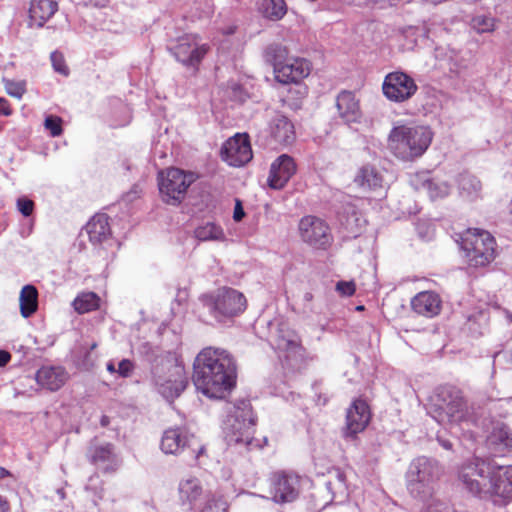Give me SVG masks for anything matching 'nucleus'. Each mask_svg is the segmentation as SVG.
Listing matches in <instances>:
<instances>
[{"mask_svg":"<svg viewBox=\"0 0 512 512\" xmlns=\"http://www.w3.org/2000/svg\"><path fill=\"white\" fill-rule=\"evenodd\" d=\"M194 174L178 168H170L159 174V191L164 202L176 205L184 198L188 187L194 182Z\"/></svg>","mask_w":512,"mask_h":512,"instance_id":"nucleus-13","label":"nucleus"},{"mask_svg":"<svg viewBox=\"0 0 512 512\" xmlns=\"http://www.w3.org/2000/svg\"><path fill=\"white\" fill-rule=\"evenodd\" d=\"M20 313L24 318L32 316L38 308V291L33 285H25L19 296Z\"/></svg>","mask_w":512,"mask_h":512,"instance_id":"nucleus-34","label":"nucleus"},{"mask_svg":"<svg viewBox=\"0 0 512 512\" xmlns=\"http://www.w3.org/2000/svg\"><path fill=\"white\" fill-rule=\"evenodd\" d=\"M57 494L59 495V498H60V499H64L65 494H64L63 489H58V490H57Z\"/></svg>","mask_w":512,"mask_h":512,"instance_id":"nucleus-58","label":"nucleus"},{"mask_svg":"<svg viewBox=\"0 0 512 512\" xmlns=\"http://www.w3.org/2000/svg\"><path fill=\"white\" fill-rule=\"evenodd\" d=\"M336 107L340 118L347 124L357 123L361 118L359 102L350 91H342L336 99Z\"/></svg>","mask_w":512,"mask_h":512,"instance_id":"nucleus-26","label":"nucleus"},{"mask_svg":"<svg viewBox=\"0 0 512 512\" xmlns=\"http://www.w3.org/2000/svg\"><path fill=\"white\" fill-rule=\"evenodd\" d=\"M470 25L479 34L491 33L496 28V19L491 15L477 14L472 17Z\"/></svg>","mask_w":512,"mask_h":512,"instance_id":"nucleus-39","label":"nucleus"},{"mask_svg":"<svg viewBox=\"0 0 512 512\" xmlns=\"http://www.w3.org/2000/svg\"><path fill=\"white\" fill-rule=\"evenodd\" d=\"M488 321V315L485 311L480 310L476 313L467 315V326L468 330L474 334H482L483 328L486 326Z\"/></svg>","mask_w":512,"mask_h":512,"instance_id":"nucleus-40","label":"nucleus"},{"mask_svg":"<svg viewBox=\"0 0 512 512\" xmlns=\"http://www.w3.org/2000/svg\"><path fill=\"white\" fill-rule=\"evenodd\" d=\"M428 413L440 424L469 426L474 423L461 392L454 387L443 386L436 389L430 399Z\"/></svg>","mask_w":512,"mask_h":512,"instance_id":"nucleus-4","label":"nucleus"},{"mask_svg":"<svg viewBox=\"0 0 512 512\" xmlns=\"http://www.w3.org/2000/svg\"><path fill=\"white\" fill-rule=\"evenodd\" d=\"M312 388L315 392V395L317 397V404L318 405H325L327 402H328V397L326 396V394L322 393V390H321V383L316 381L313 383L312 385Z\"/></svg>","mask_w":512,"mask_h":512,"instance_id":"nucleus-47","label":"nucleus"},{"mask_svg":"<svg viewBox=\"0 0 512 512\" xmlns=\"http://www.w3.org/2000/svg\"><path fill=\"white\" fill-rule=\"evenodd\" d=\"M299 475L293 472L279 471L270 477V494L275 503L284 504L296 500L300 492Z\"/></svg>","mask_w":512,"mask_h":512,"instance_id":"nucleus-17","label":"nucleus"},{"mask_svg":"<svg viewBox=\"0 0 512 512\" xmlns=\"http://www.w3.org/2000/svg\"><path fill=\"white\" fill-rule=\"evenodd\" d=\"M304 301L311 302L313 299V295L310 292H306L303 296Z\"/></svg>","mask_w":512,"mask_h":512,"instance_id":"nucleus-56","label":"nucleus"},{"mask_svg":"<svg viewBox=\"0 0 512 512\" xmlns=\"http://www.w3.org/2000/svg\"><path fill=\"white\" fill-rule=\"evenodd\" d=\"M487 446L494 456H503L512 450V433L508 426L497 423L487 437Z\"/></svg>","mask_w":512,"mask_h":512,"instance_id":"nucleus-25","label":"nucleus"},{"mask_svg":"<svg viewBox=\"0 0 512 512\" xmlns=\"http://www.w3.org/2000/svg\"><path fill=\"white\" fill-rule=\"evenodd\" d=\"M8 474H9V472L6 469L0 467V479L4 478Z\"/></svg>","mask_w":512,"mask_h":512,"instance_id":"nucleus-57","label":"nucleus"},{"mask_svg":"<svg viewBox=\"0 0 512 512\" xmlns=\"http://www.w3.org/2000/svg\"><path fill=\"white\" fill-rule=\"evenodd\" d=\"M460 248L470 267H485L497 256L496 240L486 230L468 229L460 236Z\"/></svg>","mask_w":512,"mask_h":512,"instance_id":"nucleus-9","label":"nucleus"},{"mask_svg":"<svg viewBox=\"0 0 512 512\" xmlns=\"http://www.w3.org/2000/svg\"><path fill=\"white\" fill-rule=\"evenodd\" d=\"M50 59H51L52 67L55 72H57L63 76H68L69 69L66 65L65 58L62 53H60L58 51H54L51 53Z\"/></svg>","mask_w":512,"mask_h":512,"instance_id":"nucleus-42","label":"nucleus"},{"mask_svg":"<svg viewBox=\"0 0 512 512\" xmlns=\"http://www.w3.org/2000/svg\"><path fill=\"white\" fill-rule=\"evenodd\" d=\"M301 240L314 249L326 250L333 243L329 225L316 216H304L299 222Z\"/></svg>","mask_w":512,"mask_h":512,"instance_id":"nucleus-14","label":"nucleus"},{"mask_svg":"<svg viewBox=\"0 0 512 512\" xmlns=\"http://www.w3.org/2000/svg\"><path fill=\"white\" fill-rule=\"evenodd\" d=\"M260 11L270 20H280L287 12V5L284 0H262Z\"/></svg>","mask_w":512,"mask_h":512,"instance_id":"nucleus-37","label":"nucleus"},{"mask_svg":"<svg viewBox=\"0 0 512 512\" xmlns=\"http://www.w3.org/2000/svg\"><path fill=\"white\" fill-rule=\"evenodd\" d=\"M456 68H457V65L455 64L454 66H451V67H450V70H451V71H454V70H456Z\"/></svg>","mask_w":512,"mask_h":512,"instance_id":"nucleus-63","label":"nucleus"},{"mask_svg":"<svg viewBox=\"0 0 512 512\" xmlns=\"http://www.w3.org/2000/svg\"><path fill=\"white\" fill-rule=\"evenodd\" d=\"M168 50L182 64L195 66L205 57L209 45L201 43L196 34H186L180 37L176 44L168 46Z\"/></svg>","mask_w":512,"mask_h":512,"instance_id":"nucleus-16","label":"nucleus"},{"mask_svg":"<svg viewBox=\"0 0 512 512\" xmlns=\"http://www.w3.org/2000/svg\"><path fill=\"white\" fill-rule=\"evenodd\" d=\"M269 145H289L295 140L293 123L284 115L277 114L269 124Z\"/></svg>","mask_w":512,"mask_h":512,"instance_id":"nucleus-23","label":"nucleus"},{"mask_svg":"<svg viewBox=\"0 0 512 512\" xmlns=\"http://www.w3.org/2000/svg\"><path fill=\"white\" fill-rule=\"evenodd\" d=\"M437 440H438L439 444H440L444 449H446V450H451V449H452V447H453V443H452L450 440H448V439H444V438H442L441 436H438V437H437Z\"/></svg>","mask_w":512,"mask_h":512,"instance_id":"nucleus-51","label":"nucleus"},{"mask_svg":"<svg viewBox=\"0 0 512 512\" xmlns=\"http://www.w3.org/2000/svg\"><path fill=\"white\" fill-rule=\"evenodd\" d=\"M212 321L225 323L243 314L247 308L245 295L237 289L223 286L199 298Z\"/></svg>","mask_w":512,"mask_h":512,"instance_id":"nucleus-6","label":"nucleus"},{"mask_svg":"<svg viewBox=\"0 0 512 512\" xmlns=\"http://www.w3.org/2000/svg\"><path fill=\"white\" fill-rule=\"evenodd\" d=\"M96 346H97V344H96V343H93V344L91 345V350L95 349V348H96Z\"/></svg>","mask_w":512,"mask_h":512,"instance_id":"nucleus-64","label":"nucleus"},{"mask_svg":"<svg viewBox=\"0 0 512 512\" xmlns=\"http://www.w3.org/2000/svg\"><path fill=\"white\" fill-rule=\"evenodd\" d=\"M108 3V0H89L88 3H85L87 6L88 4L93 5L95 7H104Z\"/></svg>","mask_w":512,"mask_h":512,"instance_id":"nucleus-52","label":"nucleus"},{"mask_svg":"<svg viewBox=\"0 0 512 512\" xmlns=\"http://www.w3.org/2000/svg\"><path fill=\"white\" fill-rule=\"evenodd\" d=\"M355 183L368 190H379L384 188L382 174L373 166H363L355 177Z\"/></svg>","mask_w":512,"mask_h":512,"instance_id":"nucleus-32","label":"nucleus"},{"mask_svg":"<svg viewBox=\"0 0 512 512\" xmlns=\"http://www.w3.org/2000/svg\"><path fill=\"white\" fill-rule=\"evenodd\" d=\"M366 222L363 214L354 205H347L340 217V224L349 238H356L360 235Z\"/></svg>","mask_w":512,"mask_h":512,"instance_id":"nucleus-30","label":"nucleus"},{"mask_svg":"<svg viewBox=\"0 0 512 512\" xmlns=\"http://www.w3.org/2000/svg\"><path fill=\"white\" fill-rule=\"evenodd\" d=\"M194 237L201 242H222L226 240L223 228L215 222H205L198 225L194 230Z\"/></svg>","mask_w":512,"mask_h":512,"instance_id":"nucleus-35","label":"nucleus"},{"mask_svg":"<svg viewBox=\"0 0 512 512\" xmlns=\"http://www.w3.org/2000/svg\"><path fill=\"white\" fill-rule=\"evenodd\" d=\"M254 427L255 416L249 400L227 405L222 430L228 444H250Z\"/></svg>","mask_w":512,"mask_h":512,"instance_id":"nucleus-7","label":"nucleus"},{"mask_svg":"<svg viewBox=\"0 0 512 512\" xmlns=\"http://www.w3.org/2000/svg\"><path fill=\"white\" fill-rule=\"evenodd\" d=\"M151 383L164 399L173 401L188 383L184 365L172 354L161 357L152 365Z\"/></svg>","mask_w":512,"mask_h":512,"instance_id":"nucleus-5","label":"nucleus"},{"mask_svg":"<svg viewBox=\"0 0 512 512\" xmlns=\"http://www.w3.org/2000/svg\"><path fill=\"white\" fill-rule=\"evenodd\" d=\"M336 290L342 296H352L355 292V284L353 281H339L336 284Z\"/></svg>","mask_w":512,"mask_h":512,"instance_id":"nucleus-45","label":"nucleus"},{"mask_svg":"<svg viewBox=\"0 0 512 512\" xmlns=\"http://www.w3.org/2000/svg\"><path fill=\"white\" fill-rule=\"evenodd\" d=\"M433 137L429 126L399 122L390 130L387 145L397 159L412 162L427 151Z\"/></svg>","mask_w":512,"mask_h":512,"instance_id":"nucleus-3","label":"nucleus"},{"mask_svg":"<svg viewBox=\"0 0 512 512\" xmlns=\"http://www.w3.org/2000/svg\"><path fill=\"white\" fill-rule=\"evenodd\" d=\"M235 32L234 26H228L226 29L223 30V34L225 35H231Z\"/></svg>","mask_w":512,"mask_h":512,"instance_id":"nucleus-55","label":"nucleus"},{"mask_svg":"<svg viewBox=\"0 0 512 512\" xmlns=\"http://www.w3.org/2000/svg\"><path fill=\"white\" fill-rule=\"evenodd\" d=\"M383 95L391 102L403 103L418 91L415 80L403 71L388 73L382 83Z\"/></svg>","mask_w":512,"mask_h":512,"instance_id":"nucleus-15","label":"nucleus"},{"mask_svg":"<svg viewBox=\"0 0 512 512\" xmlns=\"http://www.w3.org/2000/svg\"><path fill=\"white\" fill-rule=\"evenodd\" d=\"M107 370H108L110 373H115V372L117 373V369H116V367H115V364H114L112 361H110V362H108V363H107Z\"/></svg>","mask_w":512,"mask_h":512,"instance_id":"nucleus-54","label":"nucleus"},{"mask_svg":"<svg viewBox=\"0 0 512 512\" xmlns=\"http://www.w3.org/2000/svg\"><path fill=\"white\" fill-rule=\"evenodd\" d=\"M7 502L0 496V512H7Z\"/></svg>","mask_w":512,"mask_h":512,"instance_id":"nucleus-53","label":"nucleus"},{"mask_svg":"<svg viewBox=\"0 0 512 512\" xmlns=\"http://www.w3.org/2000/svg\"><path fill=\"white\" fill-rule=\"evenodd\" d=\"M160 448L165 454L178 455L188 451L193 460L197 461L205 453L202 445L193 434L185 428H169L163 432Z\"/></svg>","mask_w":512,"mask_h":512,"instance_id":"nucleus-12","label":"nucleus"},{"mask_svg":"<svg viewBox=\"0 0 512 512\" xmlns=\"http://www.w3.org/2000/svg\"><path fill=\"white\" fill-rule=\"evenodd\" d=\"M439 463L431 458L421 456L414 459L406 473L407 489L412 497L421 501L428 500L440 477Z\"/></svg>","mask_w":512,"mask_h":512,"instance_id":"nucleus-8","label":"nucleus"},{"mask_svg":"<svg viewBox=\"0 0 512 512\" xmlns=\"http://www.w3.org/2000/svg\"><path fill=\"white\" fill-rule=\"evenodd\" d=\"M101 424L103 426H106L108 424V418L106 416H103L101 419Z\"/></svg>","mask_w":512,"mask_h":512,"instance_id":"nucleus-59","label":"nucleus"},{"mask_svg":"<svg viewBox=\"0 0 512 512\" xmlns=\"http://www.w3.org/2000/svg\"><path fill=\"white\" fill-rule=\"evenodd\" d=\"M458 480L468 494L495 507L512 503V465L474 457L460 466Z\"/></svg>","mask_w":512,"mask_h":512,"instance_id":"nucleus-1","label":"nucleus"},{"mask_svg":"<svg viewBox=\"0 0 512 512\" xmlns=\"http://www.w3.org/2000/svg\"><path fill=\"white\" fill-rule=\"evenodd\" d=\"M295 173L294 159L287 154H282L272 162L267 183L272 189H282Z\"/></svg>","mask_w":512,"mask_h":512,"instance_id":"nucleus-21","label":"nucleus"},{"mask_svg":"<svg viewBox=\"0 0 512 512\" xmlns=\"http://www.w3.org/2000/svg\"><path fill=\"white\" fill-rule=\"evenodd\" d=\"M325 488L331 495L330 501L344 502L348 497V487L346 476L340 469H334L329 472Z\"/></svg>","mask_w":512,"mask_h":512,"instance_id":"nucleus-31","label":"nucleus"},{"mask_svg":"<svg viewBox=\"0 0 512 512\" xmlns=\"http://www.w3.org/2000/svg\"><path fill=\"white\" fill-rule=\"evenodd\" d=\"M11 359V355L7 351L0 350V367L5 366Z\"/></svg>","mask_w":512,"mask_h":512,"instance_id":"nucleus-50","label":"nucleus"},{"mask_svg":"<svg viewBox=\"0 0 512 512\" xmlns=\"http://www.w3.org/2000/svg\"><path fill=\"white\" fill-rule=\"evenodd\" d=\"M506 317H507L509 322H512V314L511 313L506 312Z\"/></svg>","mask_w":512,"mask_h":512,"instance_id":"nucleus-60","label":"nucleus"},{"mask_svg":"<svg viewBox=\"0 0 512 512\" xmlns=\"http://www.w3.org/2000/svg\"><path fill=\"white\" fill-rule=\"evenodd\" d=\"M221 157L223 161L234 167L248 163L253 157L248 135L236 134L229 138L221 148Z\"/></svg>","mask_w":512,"mask_h":512,"instance_id":"nucleus-18","label":"nucleus"},{"mask_svg":"<svg viewBox=\"0 0 512 512\" xmlns=\"http://www.w3.org/2000/svg\"><path fill=\"white\" fill-rule=\"evenodd\" d=\"M88 457L92 464L104 472H113L121 464V459L114 451L111 443L91 444Z\"/></svg>","mask_w":512,"mask_h":512,"instance_id":"nucleus-22","label":"nucleus"},{"mask_svg":"<svg viewBox=\"0 0 512 512\" xmlns=\"http://www.w3.org/2000/svg\"><path fill=\"white\" fill-rule=\"evenodd\" d=\"M100 298L94 292H86L78 295L73 301L74 309L80 313L84 314L90 311H93L99 307Z\"/></svg>","mask_w":512,"mask_h":512,"instance_id":"nucleus-38","label":"nucleus"},{"mask_svg":"<svg viewBox=\"0 0 512 512\" xmlns=\"http://www.w3.org/2000/svg\"><path fill=\"white\" fill-rule=\"evenodd\" d=\"M370 410L368 404L361 399L353 401L346 413V427L343 431L344 437L353 438L362 432L370 421Z\"/></svg>","mask_w":512,"mask_h":512,"instance_id":"nucleus-20","label":"nucleus"},{"mask_svg":"<svg viewBox=\"0 0 512 512\" xmlns=\"http://www.w3.org/2000/svg\"><path fill=\"white\" fill-rule=\"evenodd\" d=\"M421 189L429 195L430 199L436 200L446 197L451 191V186L447 180L440 177H433L424 180Z\"/></svg>","mask_w":512,"mask_h":512,"instance_id":"nucleus-36","label":"nucleus"},{"mask_svg":"<svg viewBox=\"0 0 512 512\" xmlns=\"http://www.w3.org/2000/svg\"><path fill=\"white\" fill-rule=\"evenodd\" d=\"M17 207L23 216L28 217L33 212L34 203L33 201L23 197L17 200Z\"/></svg>","mask_w":512,"mask_h":512,"instance_id":"nucleus-44","label":"nucleus"},{"mask_svg":"<svg viewBox=\"0 0 512 512\" xmlns=\"http://www.w3.org/2000/svg\"><path fill=\"white\" fill-rule=\"evenodd\" d=\"M499 355H500V352H499V351H498V352H495V353L493 354V358L495 359V358H496V357H498Z\"/></svg>","mask_w":512,"mask_h":512,"instance_id":"nucleus-62","label":"nucleus"},{"mask_svg":"<svg viewBox=\"0 0 512 512\" xmlns=\"http://www.w3.org/2000/svg\"><path fill=\"white\" fill-rule=\"evenodd\" d=\"M85 232L93 245L102 244L111 236L109 218L104 213L95 214L86 224Z\"/></svg>","mask_w":512,"mask_h":512,"instance_id":"nucleus-29","label":"nucleus"},{"mask_svg":"<svg viewBox=\"0 0 512 512\" xmlns=\"http://www.w3.org/2000/svg\"><path fill=\"white\" fill-rule=\"evenodd\" d=\"M58 4L53 0H31L29 26L42 27L57 11Z\"/></svg>","mask_w":512,"mask_h":512,"instance_id":"nucleus-28","label":"nucleus"},{"mask_svg":"<svg viewBox=\"0 0 512 512\" xmlns=\"http://www.w3.org/2000/svg\"><path fill=\"white\" fill-rule=\"evenodd\" d=\"M134 365L128 359H123L118 363L117 373L122 377H129L133 371Z\"/></svg>","mask_w":512,"mask_h":512,"instance_id":"nucleus-46","label":"nucleus"},{"mask_svg":"<svg viewBox=\"0 0 512 512\" xmlns=\"http://www.w3.org/2000/svg\"><path fill=\"white\" fill-rule=\"evenodd\" d=\"M411 305L417 314L432 318L440 313L442 301L437 293L423 291L412 299Z\"/></svg>","mask_w":512,"mask_h":512,"instance_id":"nucleus-27","label":"nucleus"},{"mask_svg":"<svg viewBox=\"0 0 512 512\" xmlns=\"http://www.w3.org/2000/svg\"><path fill=\"white\" fill-rule=\"evenodd\" d=\"M266 55L272 61L275 78L280 83H298L310 73V65L307 60L287 57L286 48L280 44L268 46Z\"/></svg>","mask_w":512,"mask_h":512,"instance_id":"nucleus-10","label":"nucleus"},{"mask_svg":"<svg viewBox=\"0 0 512 512\" xmlns=\"http://www.w3.org/2000/svg\"><path fill=\"white\" fill-rule=\"evenodd\" d=\"M67 379L68 373L61 366H42L35 374L37 384L49 391L59 390Z\"/></svg>","mask_w":512,"mask_h":512,"instance_id":"nucleus-24","label":"nucleus"},{"mask_svg":"<svg viewBox=\"0 0 512 512\" xmlns=\"http://www.w3.org/2000/svg\"><path fill=\"white\" fill-rule=\"evenodd\" d=\"M44 126L50 131L52 137H58L62 134V119L58 116H47L44 121Z\"/></svg>","mask_w":512,"mask_h":512,"instance_id":"nucleus-43","label":"nucleus"},{"mask_svg":"<svg viewBox=\"0 0 512 512\" xmlns=\"http://www.w3.org/2000/svg\"><path fill=\"white\" fill-rule=\"evenodd\" d=\"M275 327L274 331H270L269 342L275 350L286 352V358H290L300 354L301 346L298 335L290 330L286 324H270Z\"/></svg>","mask_w":512,"mask_h":512,"instance_id":"nucleus-19","label":"nucleus"},{"mask_svg":"<svg viewBox=\"0 0 512 512\" xmlns=\"http://www.w3.org/2000/svg\"><path fill=\"white\" fill-rule=\"evenodd\" d=\"M5 90L8 95L20 100L27 91V82L25 80H12L6 77L2 78Z\"/></svg>","mask_w":512,"mask_h":512,"instance_id":"nucleus-41","label":"nucleus"},{"mask_svg":"<svg viewBox=\"0 0 512 512\" xmlns=\"http://www.w3.org/2000/svg\"><path fill=\"white\" fill-rule=\"evenodd\" d=\"M457 183L459 194L462 198L474 201L480 197L482 184L474 175L462 173L460 174Z\"/></svg>","mask_w":512,"mask_h":512,"instance_id":"nucleus-33","label":"nucleus"},{"mask_svg":"<svg viewBox=\"0 0 512 512\" xmlns=\"http://www.w3.org/2000/svg\"><path fill=\"white\" fill-rule=\"evenodd\" d=\"M237 369L232 355L222 348L205 347L193 363L192 381L203 395L221 399L236 384Z\"/></svg>","mask_w":512,"mask_h":512,"instance_id":"nucleus-2","label":"nucleus"},{"mask_svg":"<svg viewBox=\"0 0 512 512\" xmlns=\"http://www.w3.org/2000/svg\"><path fill=\"white\" fill-rule=\"evenodd\" d=\"M11 108L7 99L0 97V115L9 116L11 114Z\"/></svg>","mask_w":512,"mask_h":512,"instance_id":"nucleus-49","label":"nucleus"},{"mask_svg":"<svg viewBox=\"0 0 512 512\" xmlns=\"http://www.w3.org/2000/svg\"><path fill=\"white\" fill-rule=\"evenodd\" d=\"M179 504L189 511L211 510L213 494L207 484L194 475L181 478L177 486Z\"/></svg>","mask_w":512,"mask_h":512,"instance_id":"nucleus-11","label":"nucleus"},{"mask_svg":"<svg viewBox=\"0 0 512 512\" xmlns=\"http://www.w3.org/2000/svg\"><path fill=\"white\" fill-rule=\"evenodd\" d=\"M245 216L244 209L242 207V203L240 200H236L234 212H233V219L236 222L241 221Z\"/></svg>","mask_w":512,"mask_h":512,"instance_id":"nucleus-48","label":"nucleus"},{"mask_svg":"<svg viewBox=\"0 0 512 512\" xmlns=\"http://www.w3.org/2000/svg\"><path fill=\"white\" fill-rule=\"evenodd\" d=\"M133 194H136V192H133ZM131 195H132V192L128 193V194L126 195V197L130 200V199H132Z\"/></svg>","mask_w":512,"mask_h":512,"instance_id":"nucleus-61","label":"nucleus"}]
</instances>
